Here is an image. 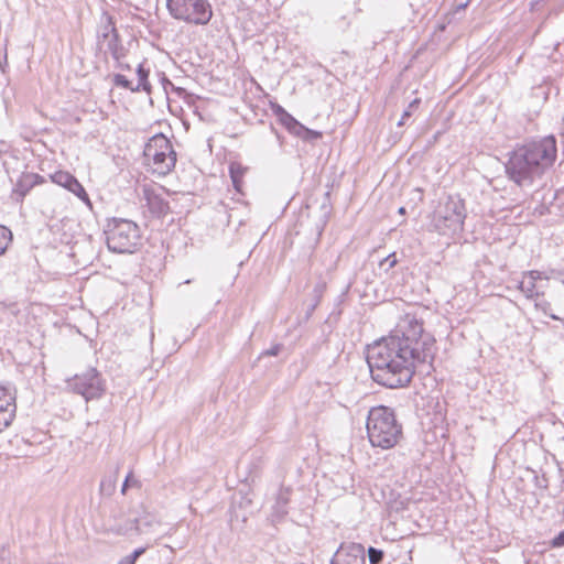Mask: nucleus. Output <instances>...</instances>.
Instances as JSON below:
<instances>
[{
	"instance_id": "f257e3e1",
	"label": "nucleus",
	"mask_w": 564,
	"mask_h": 564,
	"mask_svg": "<svg viewBox=\"0 0 564 564\" xmlns=\"http://www.w3.org/2000/svg\"><path fill=\"white\" fill-rule=\"evenodd\" d=\"M434 344L422 321L406 313L389 336L368 347L367 364L372 380L389 389L406 387L419 365L429 364L432 368Z\"/></svg>"
},
{
	"instance_id": "f03ea898",
	"label": "nucleus",
	"mask_w": 564,
	"mask_h": 564,
	"mask_svg": "<svg viewBox=\"0 0 564 564\" xmlns=\"http://www.w3.org/2000/svg\"><path fill=\"white\" fill-rule=\"evenodd\" d=\"M557 156L553 135L517 145L505 164L508 178L520 187H529L549 171Z\"/></svg>"
},
{
	"instance_id": "7ed1b4c3",
	"label": "nucleus",
	"mask_w": 564,
	"mask_h": 564,
	"mask_svg": "<svg viewBox=\"0 0 564 564\" xmlns=\"http://www.w3.org/2000/svg\"><path fill=\"white\" fill-rule=\"evenodd\" d=\"M366 427L370 444L382 449L394 447L403 436L394 410L386 405L370 409Z\"/></svg>"
},
{
	"instance_id": "20e7f679",
	"label": "nucleus",
	"mask_w": 564,
	"mask_h": 564,
	"mask_svg": "<svg viewBox=\"0 0 564 564\" xmlns=\"http://www.w3.org/2000/svg\"><path fill=\"white\" fill-rule=\"evenodd\" d=\"M466 215L465 202L459 196L449 195L434 210L431 230L444 236L456 235L463 231Z\"/></svg>"
},
{
	"instance_id": "39448f33",
	"label": "nucleus",
	"mask_w": 564,
	"mask_h": 564,
	"mask_svg": "<svg viewBox=\"0 0 564 564\" xmlns=\"http://www.w3.org/2000/svg\"><path fill=\"white\" fill-rule=\"evenodd\" d=\"M107 247L115 253H133L141 245L139 226L129 219L112 218L105 230Z\"/></svg>"
},
{
	"instance_id": "423d86ee",
	"label": "nucleus",
	"mask_w": 564,
	"mask_h": 564,
	"mask_svg": "<svg viewBox=\"0 0 564 564\" xmlns=\"http://www.w3.org/2000/svg\"><path fill=\"white\" fill-rule=\"evenodd\" d=\"M170 15L192 25H206L213 18L208 0H166Z\"/></svg>"
},
{
	"instance_id": "0eeeda50",
	"label": "nucleus",
	"mask_w": 564,
	"mask_h": 564,
	"mask_svg": "<svg viewBox=\"0 0 564 564\" xmlns=\"http://www.w3.org/2000/svg\"><path fill=\"white\" fill-rule=\"evenodd\" d=\"M144 159L159 175L169 174L176 163V152L171 141L162 133L149 139L143 150Z\"/></svg>"
},
{
	"instance_id": "6e6552de",
	"label": "nucleus",
	"mask_w": 564,
	"mask_h": 564,
	"mask_svg": "<svg viewBox=\"0 0 564 564\" xmlns=\"http://www.w3.org/2000/svg\"><path fill=\"white\" fill-rule=\"evenodd\" d=\"M68 388L85 398L86 401L98 399L104 392L100 373L91 368L82 375H76L68 381Z\"/></svg>"
},
{
	"instance_id": "1a4fd4ad",
	"label": "nucleus",
	"mask_w": 564,
	"mask_h": 564,
	"mask_svg": "<svg viewBox=\"0 0 564 564\" xmlns=\"http://www.w3.org/2000/svg\"><path fill=\"white\" fill-rule=\"evenodd\" d=\"M330 564H366L365 547L359 543H341Z\"/></svg>"
},
{
	"instance_id": "9d476101",
	"label": "nucleus",
	"mask_w": 564,
	"mask_h": 564,
	"mask_svg": "<svg viewBox=\"0 0 564 564\" xmlns=\"http://www.w3.org/2000/svg\"><path fill=\"white\" fill-rule=\"evenodd\" d=\"M15 391L0 386V432L9 427L15 417Z\"/></svg>"
},
{
	"instance_id": "9b49d317",
	"label": "nucleus",
	"mask_w": 564,
	"mask_h": 564,
	"mask_svg": "<svg viewBox=\"0 0 564 564\" xmlns=\"http://www.w3.org/2000/svg\"><path fill=\"white\" fill-rule=\"evenodd\" d=\"M145 200L150 213L154 217H164L170 210L169 203L158 194L145 192Z\"/></svg>"
},
{
	"instance_id": "f8f14e48",
	"label": "nucleus",
	"mask_w": 564,
	"mask_h": 564,
	"mask_svg": "<svg viewBox=\"0 0 564 564\" xmlns=\"http://www.w3.org/2000/svg\"><path fill=\"white\" fill-rule=\"evenodd\" d=\"M291 489L290 488H281L278 492L275 503L272 509V518L273 521H281L288 513V505L290 501Z\"/></svg>"
},
{
	"instance_id": "ddd939ff",
	"label": "nucleus",
	"mask_w": 564,
	"mask_h": 564,
	"mask_svg": "<svg viewBox=\"0 0 564 564\" xmlns=\"http://www.w3.org/2000/svg\"><path fill=\"white\" fill-rule=\"evenodd\" d=\"M133 523L134 529L141 534L153 532L155 531V528L160 525L156 517L150 513H145L139 518H135Z\"/></svg>"
},
{
	"instance_id": "4468645a",
	"label": "nucleus",
	"mask_w": 564,
	"mask_h": 564,
	"mask_svg": "<svg viewBox=\"0 0 564 564\" xmlns=\"http://www.w3.org/2000/svg\"><path fill=\"white\" fill-rule=\"evenodd\" d=\"M102 43L106 44L107 51L110 52L111 56L117 62H120V59L124 56L126 51L120 42L118 32L115 34H111V37L107 39Z\"/></svg>"
},
{
	"instance_id": "2eb2a0df",
	"label": "nucleus",
	"mask_w": 564,
	"mask_h": 564,
	"mask_svg": "<svg viewBox=\"0 0 564 564\" xmlns=\"http://www.w3.org/2000/svg\"><path fill=\"white\" fill-rule=\"evenodd\" d=\"M150 69L145 68L143 64H139L137 67L138 84L134 86V90L145 91L147 94L152 93V86L149 82Z\"/></svg>"
},
{
	"instance_id": "dca6fc26",
	"label": "nucleus",
	"mask_w": 564,
	"mask_h": 564,
	"mask_svg": "<svg viewBox=\"0 0 564 564\" xmlns=\"http://www.w3.org/2000/svg\"><path fill=\"white\" fill-rule=\"evenodd\" d=\"M118 31L116 29V24H115L113 18L111 15H109L108 13H104V15H102V25H101V29H100V33L98 35L99 41H101V43H102L107 39L111 37V34H115Z\"/></svg>"
},
{
	"instance_id": "f3484780",
	"label": "nucleus",
	"mask_w": 564,
	"mask_h": 564,
	"mask_svg": "<svg viewBox=\"0 0 564 564\" xmlns=\"http://www.w3.org/2000/svg\"><path fill=\"white\" fill-rule=\"evenodd\" d=\"M66 189L76 195L82 202L86 203L89 206L91 205L87 192L75 176L72 180L70 185H68Z\"/></svg>"
},
{
	"instance_id": "a211bd4d",
	"label": "nucleus",
	"mask_w": 564,
	"mask_h": 564,
	"mask_svg": "<svg viewBox=\"0 0 564 564\" xmlns=\"http://www.w3.org/2000/svg\"><path fill=\"white\" fill-rule=\"evenodd\" d=\"M279 122L292 134L295 135L297 130H302V123L297 121L292 115L286 112L285 115L282 113V117L280 118Z\"/></svg>"
},
{
	"instance_id": "6ab92c4d",
	"label": "nucleus",
	"mask_w": 564,
	"mask_h": 564,
	"mask_svg": "<svg viewBox=\"0 0 564 564\" xmlns=\"http://www.w3.org/2000/svg\"><path fill=\"white\" fill-rule=\"evenodd\" d=\"M34 178V173L24 174L17 184V193L24 197L34 184L30 181Z\"/></svg>"
},
{
	"instance_id": "aec40b11",
	"label": "nucleus",
	"mask_w": 564,
	"mask_h": 564,
	"mask_svg": "<svg viewBox=\"0 0 564 564\" xmlns=\"http://www.w3.org/2000/svg\"><path fill=\"white\" fill-rule=\"evenodd\" d=\"M52 182L67 188L68 185H70L72 180L74 178V175L65 172V171H57L54 174L51 175Z\"/></svg>"
},
{
	"instance_id": "412c9836",
	"label": "nucleus",
	"mask_w": 564,
	"mask_h": 564,
	"mask_svg": "<svg viewBox=\"0 0 564 564\" xmlns=\"http://www.w3.org/2000/svg\"><path fill=\"white\" fill-rule=\"evenodd\" d=\"M229 173H230V177H231L234 187L238 192H240L241 191L240 186H241V178H242V175H243V169L240 165H238V164H230Z\"/></svg>"
},
{
	"instance_id": "4be33fe9",
	"label": "nucleus",
	"mask_w": 564,
	"mask_h": 564,
	"mask_svg": "<svg viewBox=\"0 0 564 564\" xmlns=\"http://www.w3.org/2000/svg\"><path fill=\"white\" fill-rule=\"evenodd\" d=\"M296 137L301 138L304 141H314L322 137V133L312 129L306 128L302 124V130H297L295 133Z\"/></svg>"
},
{
	"instance_id": "5701e85b",
	"label": "nucleus",
	"mask_w": 564,
	"mask_h": 564,
	"mask_svg": "<svg viewBox=\"0 0 564 564\" xmlns=\"http://www.w3.org/2000/svg\"><path fill=\"white\" fill-rule=\"evenodd\" d=\"M11 239V231L7 227L0 225V256L4 253Z\"/></svg>"
},
{
	"instance_id": "b1692460",
	"label": "nucleus",
	"mask_w": 564,
	"mask_h": 564,
	"mask_svg": "<svg viewBox=\"0 0 564 564\" xmlns=\"http://www.w3.org/2000/svg\"><path fill=\"white\" fill-rule=\"evenodd\" d=\"M112 82L116 86L118 87H122L124 89H129L130 91L132 93H138L137 90H134V85L132 84V82H130L124 75L122 74H115L113 75V78H112Z\"/></svg>"
},
{
	"instance_id": "393cba45",
	"label": "nucleus",
	"mask_w": 564,
	"mask_h": 564,
	"mask_svg": "<svg viewBox=\"0 0 564 564\" xmlns=\"http://www.w3.org/2000/svg\"><path fill=\"white\" fill-rule=\"evenodd\" d=\"M520 290L525 294L527 297H533L539 294L535 289V282L532 280L522 281L520 283Z\"/></svg>"
},
{
	"instance_id": "a878e982",
	"label": "nucleus",
	"mask_w": 564,
	"mask_h": 564,
	"mask_svg": "<svg viewBox=\"0 0 564 564\" xmlns=\"http://www.w3.org/2000/svg\"><path fill=\"white\" fill-rule=\"evenodd\" d=\"M368 557L370 564H380L383 561L384 553L380 549L370 546L368 549Z\"/></svg>"
},
{
	"instance_id": "bb28decb",
	"label": "nucleus",
	"mask_w": 564,
	"mask_h": 564,
	"mask_svg": "<svg viewBox=\"0 0 564 564\" xmlns=\"http://www.w3.org/2000/svg\"><path fill=\"white\" fill-rule=\"evenodd\" d=\"M398 263L395 252L388 254L383 260L380 261L379 267L384 269L388 272L390 269L394 268Z\"/></svg>"
},
{
	"instance_id": "cd10ccee",
	"label": "nucleus",
	"mask_w": 564,
	"mask_h": 564,
	"mask_svg": "<svg viewBox=\"0 0 564 564\" xmlns=\"http://www.w3.org/2000/svg\"><path fill=\"white\" fill-rule=\"evenodd\" d=\"M116 488V480L112 479H102L100 482V491L104 495L110 496Z\"/></svg>"
},
{
	"instance_id": "c85d7f7f",
	"label": "nucleus",
	"mask_w": 564,
	"mask_h": 564,
	"mask_svg": "<svg viewBox=\"0 0 564 564\" xmlns=\"http://www.w3.org/2000/svg\"><path fill=\"white\" fill-rule=\"evenodd\" d=\"M138 485V480L133 478L132 473H129L126 476V479L122 484L121 492L124 495L127 492V489L131 486Z\"/></svg>"
},
{
	"instance_id": "c756f323",
	"label": "nucleus",
	"mask_w": 564,
	"mask_h": 564,
	"mask_svg": "<svg viewBox=\"0 0 564 564\" xmlns=\"http://www.w3.org/2000/svg\"><path fill=\"white\" fill-rule=\"evenodd\" d=\"M283 345L282 344H275L271 348L264 350L261 356H278L280 351L282 350Z\"/></svg>"
},
{
	"instance_id": "7c9ffc66",
	"label": "nucleus",
	"mask_w": 564,
	"mask_h": 564,
	"mask_svg": "<svg viewBox=\"0 0 564 564\" xmlns=\"http://www.w3.org/2000/svg\"><path fill=\"white\" fill-rule=\"evenodd\" d=\"M552 547H562L564 546V530L561 531L552 541H551Z\"/></svg>"
},
{
	"instance_id": "2f4dec72",
	"label": "nucleus",
	"mask_w": 564,
	"mask_h": 564,
	"mask_svg": "<svg viewBox=\"0 0 564 564\" xmlns=\"http://www.w3.org/2000/svg\"><path fill=\"white\" fill-rule=\"evenodd\" d=\"M163 87L165 90H167V88L170 87L171 89L175 90L178 96H181V94L184 91L183 88L175 87L174 84L166 77H163Z\"/></svg>"
},
{
	"instance_id": "473e14b6",
	"label": "nucleus",
	"mask_w": 564,
	"mask_h": 564,
	"mask_svg": "<svg viewBox=\"0 0 564 564\" xmlns=\"http://www.w3.org/2000/svg\"><path fill=\"white\" fill-rule=\"evenodd\" d=\"M413 115V110L412 109H409V107H406V109L403 111L402 116H401V119L398 121V126L399 127H402L406 123L408 119H410Z\"/></svg>"
},
{
	"instance_id": "72a5a7b5",
	"label": "nucleus",
	"mask_w": 564,
	"mask_h": 564,
	"mask_svg": "<svg viewBox=\"0 0 564 564\" xmlns=\"http://www.w3.org/2000/svg\"><path fill=\"white\" fill-rule=\"evenodd\" d=\"M274 116L278 118V120H280V118L282 117V113L285 115L288 111L279 104H273L272 107H271Z\"/></svg>"
},
{
	"instance_id": "f704fd0d",
	"label": "nucleus",
	"mask_w": 564,
	"mask_h": 564,
	"mask_svg": "<svg viewBox=\"0 0 564 564\" xmlns=\"http://www.w3.org/2000/svg\"><path fill=\"white\" fill-rule=\"evenodd\" d=\"M144 553V549L140 547L132 552L131 555L127 557V560L131 561L133 564L135 563L137 558Z\"/></svg>"
},
{
	"instance_id": "c9c22d12",
	"label": "nucleus",
	"mask_w": 564,
	"mask_h": 564,
	"mask_svg": "<svg viewBox=\"0 0 564 564\" xmlns=\"http://www.w3.org/2000/svg\"><path fill=\"white\" fill-rule=\"evenodd\" d=\"M322 291H323V286H322V285H317V286L315 288L314 292L317 294V295H316V296H317V299H319ZM317 304H318V300H316V302L312 305V307H311V311H310V312H312V311L317 306Z\"/></svg>"
},
{
	"instance_id": "e433bc0d",
	"label": "nucleus",
	"mask_w": 564,
	"mask_h": 564,
	"mask_svg": "<svg viewBox=\"0 0 564 564\" xmlns=\"http://www.w3.org/2000/svg\"><path fill=\"white\" fill-rule=\"evenodd\" d=\"M421 104V99L420 98H415L413 99L410 104H409V109H412L413 111L416 110L419 108Z\"/></svg>"
},
{
	"instance_id": "4c0bfd02",
	"label": "nucleus",
	"mask_w": 564,
	"mask_h": 564,
	"mask_svg": "<svg viewBox=\"0 0 564 564\" xmlns=\"http://www.w3.org/2000/svg\"><path fill=\"white\" fill-rule=\"evenodd\" d=\"M34 185L39 184V183H42L43 182V178L42 176H40L39 174H34V178H31L30 180Z\"/></svg>"
},
{
	"instance_id": "58836bf2",
	"label": "nucleus",
	"mask_w": 564,
	"mask_h": 564,
	"mask_svg": "<svg viewBox=\"0 0 564 564\" xmlns=\"http://www.w3.org/2000/svg\"><path fill=\"white\" fill-rule=\"evenodd\" d=\"M540 276V272L538 271H531L529 280H532L535 282V280Z\"/></svg>"
},
{
	"instance_id": "ea45409f",
	"label": "nucleus",
	"mask_w": 564,
	"mask_h": 564,
	"mask_svg": "<svg viewBox=\"0 0 564 564\" xmlns=\"http://www.w3.org/2000/svg\"><path fill=\"white\" fill-rule=\"evenodd\" d=\"M7 65V54H4L3 58H0V68L4 72V66Z\"/></svg>"
},
{
	"instance_id": "a19ab883",
	"label": "nucleus",
	"mask_w": 564,
	"mask_h": 564,
	"mask_svg": "<svg viewBox=\"0 0 564 564\" xmlns=\"http://www.w3.org/2000/svg\"><path fill=\"white\" fill-rule=\"evenodd\" d=\"M121 69H130V66L128 64H121L118 65Z\"/></svg>"
},
{
	"instance_id": "79ce46f5",
	"label": "nucleus",
	"mask_w": 564,
	"mask_h": 564,
	"mask_svg": "<svg viewBox=\"0 0 564 564\" xmlns=\"http://www.w3.org/2000/svg\"><path fill=\"white\" fill-rule=\"evenodd\" d=\"M119 564H133V563L126 558L124 561H121Z\"/></svg>"
},
{
	"instance_id": "37998d69",
	"label": "nucleus",
	"mask_w": 564,
	"mask_h": 564,
	"mask_svg": "<svg viewBox=\"0 0 564 564\" xmlns=\"http://www.w3.org/2000/svg\"><path fill=\"white\" fill-rule=\"evenodd\" d=\"M399 213H400V214H405V208H404V207H400V208H399Z\"/></svg>"
},
{
	"instance_id": "c03bdc74",
	"label": "nucleus",
	"mask_w": 564,
	"mask_h": 564,
	"mask_svg": "<svg viewBox=\"0 0 564 564\" xmlns=\"http://www.w3.org/2000/svg\"><path fill=\"white\" fill-rule=\"evenodd\" d=\"M550 316H551L553 319H561V317H558V316H556V315H554V314H551Z\"/></svg>"
}]
</instances>
